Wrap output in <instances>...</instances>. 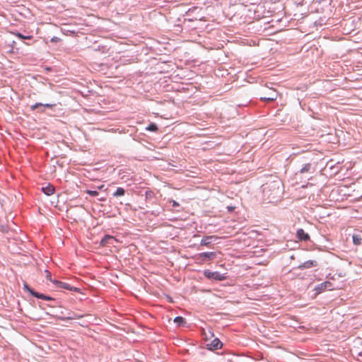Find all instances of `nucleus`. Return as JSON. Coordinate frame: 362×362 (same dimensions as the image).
I'll return each instance as SVG.
<instances>
[{"label":"nucleus","instance_id":"obj_2","mask_svg":"<svg viewBox=\"0 0 362 362\" xmlns=\"http://www.w3.org/2000/svg\"><path fill=\"white\" fill-rule=\"evenodd\" d=\"M24 289L29 292L33 296L46 300H52V298L34 291L26 283L23 285Z\"/></svg>","mask_w":362,"mask_h":362},{"label":"nucleus","instance_id":"obj_21","mask_svg":"<svg viewBox=\"0 0 362 362\" xmlns=\"http://www.w3.org/2000/svg\"><path fill=\"white\" fill-rule=\"evenodd\" d=\"M46 279L53 283V279L51 277V273L48 270H45Z\"/></svg>","mask_w":362,"mask_h":362},{"label":"nucleus","instance_id":"obj_26","mask_svg":"<svg viewBox=\"0 0 362 362\" xmlns=\"http://www.w3.org/2000/svg\"><path fill=\"white\" fill-rule=\"evenodd\" d=\"M51 41H52V42H55V41H57V38H56V37H54V38H52V39L51 40Z\"/></svg>","mask_w":362,"mask_h":362},{"label":"nucleus","instance_id":"obj_25","mask_svg":"<svg viewBox=\"0 0 362 362\" xmlns=\"http://www.w3.org/2000/svg\"><path fill=\"white\" fill-rule=\"evenodd\" d=\"M103 187H104V185H102L99 186L98 188V189H102Z\"/></svg>","mask_w":362,"mask_h":362},{"label":"nucleus","instance_id":"obj_12","mask_svg":"<svg viewBox=\"0 0 362 362\" xmlns=\"http://www.w3.org/2000/svg\"><path fill=\"white\" fill-rule=\"evenodd\" d=\"M276 93H275V91H273V93L269 95L268 96L261 97V100L264 101H273L276 100Z\"/></svg>","mask_w":362,"mask_h":362},{"label":"nucleus","instance_id":"obj_13","mask_svg":"<svg viewBox=\"0 0 362 362\" xmlns=\"http://www.w3.org/2000/svg\"><path fill=\"white\" fill-rule=\"evenodd\" d=\"M11 33L13 35H16V37H18V38L21 39V40H25V39H27V40H30L33 38V36L32 35H22L21 33H16V32H11Z\"/></svg>","mask_w":362,"mask_h":362},{"label":"nucleus","instance_id":"obj_8","mask_svg":"<svg viewBox=\"0 0 362 362\" xmlns=\"http://www.w3.org/2000/svg\"><path fill=\"white\" fill-rule=\"evenodd\" d=\"M315 266H317L316 261L308 260V261L303 262L301 265H300L299 267L302 268V269H308V268L313 267Z\"/></svg>","mask_w":362,"mask_h":362},{"label":"nucleus","instance_id":"obj_22","mask_svg":"<svg viewBox=\"0 0 362 362\" xmlns=\"http://www.w3.org/2000/svg\"><path fill=\"white\" fill-rule=\"evenodd\" d=\"M83 317V315L74 314L73 316L69 317L68 319H80Z\"/></svg>","mask_w":362,"mask_h":362},{"label":"nucleus","instance_id":"obj_6","mask_svg":"<svg viewBox=\"0 0 362 362\" xmlns=\"http://www.w3.org/2000/svg\"><path fill=\"white\" fill-rule=\"evenodd\" d=\"M117 242V240L111 235H105L100 241V245L106 246L107 245H114V243Z\"/></svg>","mask_w":362,"mask_h":362},{"label":"nucleus","instance_id":"obj_23","mask_svg":"<svg viewBox=\"0 0 362 362\" xmlns=\"http://www.w3.org/2000/svg\"><path fill=\"white\" fill-rule=\"evenodd\" d=\"M171 202L173 203V207H177V206H179V204L176 201H175V200H172Z\"/></svg>","mask_w":362,"mask_h":362},{"label":"nucleus","instance_id":"obj_19","mask_svg":"<svg viewBox=\"0 0 362 362\" xmlns=\"http://www.w3.org/2000/svg\"><path fill=\"white\" fill-rule=\"evenodd\" d=\"M311 165L310 163H308L305 165V166L300 170V173H303L305 172H308L310 169Z\"/></svg>","mask_w":362,"mask_h":362},{"label":"nucleus","instance_id":"obj_16","mask_svg":"<svg viewBox=\"0 0 362 362\" xmlns=\"http://www.w3.org/2000/svg\"><path fill=\"white\" fill-rule=\"evenodd\" d=\"M42 103H35V105L31 106V110H34L39 106H42ZM43 106L47 107H52L53 106V105L45 104V105H43Z\"/></svg>","mask_w":362,"mask_h":362},{"label":"nucleus","instance_id":"obj_20","mask_svg":"<svg viewBox=\"0 0 362 362\" xmlns=\"http://www.w3.org/2000/svg\"><path fill=\"white\" fill-rule=\"evenodd\" d=\"M86 192L87 194H88L90 196H93V197H95L97 195H98V192L97 191H95V190H86Z\"/></svg>","mask_w":362,"mask_h":362},{"label":"nucleus","instance_id":"obj_9","mask_svg":"<svg viewBox=\"0 0 362 362\" xmlns=\"http://www.w3.org/2000/svg\"><path fill=\"white\" fill-rule=\"evenodd\" d=\"M222 343L218 339H215L211 341V343L209 344L210 349H218L222 347Z\"/></svg>","mask_w":362,"mask_h":362},{"label":"nucleus","instance_id":"obj_17","mask_svg":"<svg viewBox=\"0 0 362 362\" xmlns=\"http://www.w3.org/2000/svg\"><path fill=\"white\" fill-rule=\"evenodd\" d=\"M174 322L177 323L178 325H181L185 322V320L182 317H176L174 319Z\"/></svg>","mask_w":362,"mask_h":362},{"label":"nucleus","instance_id":"obj_10","mask_svg":"<svg viewBox=\"0 0 362 362\" xmlns=\"http://www.w3.org/2000/svg\"><path fill=\"white\" fill-rule=\"evenodd\" d=\"M353 243L356 245H359L362 242V231L358 234H354L352 236Z\"/></svg>","mask_w":362,"mask_h":362},{"label":"nucleus","instance_id":"obj_14","mask_svg":"<svg viewBox=\"0 0 362 362\" xmlns=\"http://www.w3.org/2000/svg\"><path fill=\"white\" fill-rule=\"evenodd\" d=\"M125 193V190L122 187H118L116 192L113 194L114 197H121Z\"/></svg>","mask_w":362,"mask_h":362},{"label":"nucleus","instance_id":"obj_24","mask_svg":"<svg viewBox=\"0 0 362 362\" xmlns=\"http://www.w3.org/2000/svg\"><path fill=\"white\" fill-rule=\"evenodd\" d=\"M227 209L228 211H233L235 209V206H228Z\"/></svg>","mask_w":362,"mask_h":362},{"label":"nucleus","instance_id":"obj_3","mask_svg":"<svg viewBox=\"0 0 362 362\" xmlns=\"http://www.w3.org/2000/svg\"><path fill=\"white\" fill-rule=\"evenodd\" d=\"M53 284L57 288H61L66 289V290H69V291H76V292H79V291H80L79 288H76V287H72L69 284L65 283V282H62V281H57V280L53 281Z\"/></svg>","mask_w":362,"mask_h":362},{"label":"nucleus","instance_id":"obj_7","mask_svg":"<svg viewBox=\"0 0 362 362\" xmlns=\"http://www.w3.org/2000/svg\"><path fill=\"white\" fill-rule=\"evenodd\" d=\"M296 236L298 240L301 241H307L310 239V235L302 228H300L297 230Z\"/></svg>","mask_w":362,"mask_h":362},{"label":"nucleus","instance_id":"obj_15","mask_svg":"<svg viewBox=\"0 0 362 362\" xmlns=\"http://www.w3.org/2000/svg\"><path fill=\"white\" fill-rule=\"evenodd\" d=\"M213 238V236H208L205 238H203L201 240V245H208L210 243V240Z\"/></svg>","mask_w":362,"mask_h":362},{"label":"nucleus","instance_id":"obj_1","mask_svg":"<svg viewBox=\"0 0 362 362\" xmlns=\"http://www.w3.org/2000/svg\"><path fill=\"white\" fill-rule=\"evenodd\" d=\"M204 274L206 277L210 279L222 281L226 279L225 276L218 272H211L209 270H206L204 271Z\"/></svg>","mask_w":362,"mask_h":362},{"label":"nucleus","instance_id":"obj_5","mask_svg":"<svg viewBox=\"0 0 362 362\" xmlns=\"http://www.w3.org/2000/svg\"><path fill=\"white\" fill-rule=\"evenodd\" d=\"M331 286H332V283L329 282V281H325V282H323L322 284H320V285H318L316 288H315V291L320 293H322L324 291H325L326 289H329L331 290Z\"/></svg>","mask_w":362,"mask_h":362},{"label":"nucleus","instance_id":"obj_4","mask_svg":"<svg viewBox=\"0 0 362 362\" xmlns=\"http://www.w3.org/2000/svg\"><path fill=\"white\" fill-rule=\"evenodd\" d=\"M216 253L215 252H203V253H200V254H198L197 256H196V259L197 261H199L200 262H204L206 260V259H214V257H216Z\"/></svg>","mask_w":362,"mask_h":362},{"label":"nucleus","instance_id":"obj_11","mask_svg":"<svg viewBox=\"0 0 362 362\" xmlns=\"http://www.w3.org/2000/svg\"><path fill=\"white\" fill-rule=\"evenodd\" d=\"M42 191L46 194V195H52L54 192V188L52 185H47L45 187L42 188Z\"/></svg>","mask_w":362,"mask_h":362},{"label":"nucleus","instance_id":"obj_18","mask_svg":"<svg viewBox=\"0 0 362 362\" xmlns=\"http://www.w3.org/2000/svg\"><path fill=\"white\" fill-rule=\"evenodd\" d=\"M158 127L157 125L155 124H151L146 127V130L151 131V132H156L157 131Z\"/></svg>","mask_w":362,"mask_h":362}]
</instances>
